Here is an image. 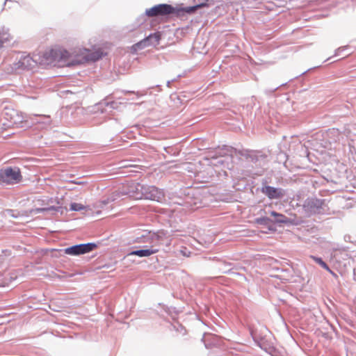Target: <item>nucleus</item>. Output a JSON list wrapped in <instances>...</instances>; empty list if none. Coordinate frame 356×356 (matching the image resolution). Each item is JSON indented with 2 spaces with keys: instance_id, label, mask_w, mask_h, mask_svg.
I'll list each match as a JSON object with an SVG mask.
<instances>
[{
  "instance_id": "obj_20",
  "label": "nucleus",
  "mask_w": 356,
  "mask_h": 356,
  "mask_svg": "<svg viewBox=\"0 0 356 356\" xmlns=\"http://www.w3.org/2000/svg\"><path fill=\"white\" fill-rule=\"evenodd\" d=\"M327 135L330 138L332 139L333 141L344 144V140L342 135V130L336 128H332L328 130Z\"/></svg>"
},
{
  "instance_id": "obj_13",
  "label": "nucleus",
  "mask_w": 356,
  "mask_h": 356,
  "mask_svg": "<svg viewBox=\"0 0 356 356\" xmlns=\"http://www.w3.org/2000/svg\"><path fill=\"white\" fill-rule=\"evenodd\" d=\"M232 147L228 146H224L222 149L219 152L216 151L215 154L213 152H209V156L211 157V164L215 166H224L225 159L223 156L227 153H232Z\"/></svg>"
},
{
  "instance_id": "obj_16",
  "label": "nucleus",
  "mask_w": 356,
  "mask_h": 356,
  "mask_svg": "<svg viewBox=\"0 0 356 356\" xmlns=\"http://www.w3.org/2000/svg\"><path fill=\"white\" fill-rule=\"evenodd\" d=\"M145 248L131 251L128 256H138L139 257H147L159 252V249L152 245L149 248L144 246Z\"/></svg>"
},
{
  "instance_id": "obj_23",
  "label": "nucleus",
  "mask_w": 356,
  "mask_h": 356,
  "mask_svg": "<svg viewBox=\"0 0 356 356\" xmlns=\"http://www.w3.org/2000/svg\"><path fill=\"white\" fill-rule=\"evenodd\" d=\"M22 214H23V211L20 212L17 210L11 209H6L1 211V216L3 217L10 216L15 219H17L20 216H24Z\"/></svg>"
},
{
  "instance_id": "obj_36",
  "label": "nucleus",
  "mask_w": 356,
  "mask_h": 356,
  "mask_svg": "<svg viewBox=\"0 0 356 356\" xmlns=\"http://www.w3.org/2000/svg\"><path fill=\"white\" fill-rule=\"evenodd\" d=\"M114 264H105L104 266H102V268H106V269H110V268H112L113 267Z\"/></svg>"
},
{
  "instance_id": "obj_26",
  "label": "nucleus",
  "mask_w": 356,
  "mask_h": 356,
  "mask_svg": "<svg viewBox=\"0 0 356 356\" xmlns=\"http://www.w3.org/2000/svg\"><path fill=\"white\" fill-rule=\"evenodd\" d=\"M88 206H84L81 203L78 202H71L70 204V210L73 211H82L86 208H88Z\"/></svg>"
},
{
  "instance_id": "obj_11",
  "label": "nucleus",
  "mask_w": 356,
  "mask_h": 356,
  "mask_svg": "<svg viewBox=\"0 0 356 356\" xmlns=\"http://www.w3.org/2000/svg\"><path fill=\"white\" fill-rule=\"evenodd\" d=\"M213 2L212 0H205L204 2L187 7L176 6V17H183L186 15H191L195 13L198 9L204 7H209Z\"/></svg>"
},
{
  "instance_id": "obj_39",
  "label": "nucleus",
  "mask_w": 356,
  "mask_h": 356,
  "mask_svg": "<svg viewBox=\"0 0 356 356\" xmlns=\"http://www.w3.org/2000/svg\"><path fill=\"white\" fill-rule=\"evenodd\" d=\"M175 81V79H173V80H172V81H167V83H166L167 86H168V87H170V86L171 83H172V81Z\"/></svg>"
},
{
  "instance_id": "obj_6",
  "label": "nucleus",
  "mask_w": 356,
  "mask_h": 356,
  "mask_svg": "<svg viewBox=\"0 0 356 356\" xmlns=\"http://www.w3.org/2000/svg\"><path fill=\"white\" fill-rule=\"evenodd\" d=\"M325 200L315 197H307L303 204V209L309 215L323 214L325 213Z\"/></svg>"
},
{
  "instance_id": "obj_19",
  "label": "nucleus",
  "mask_w": 356,
  "mask_h": 356,
  "mask_svg": "<svg viewBox=\"0 0 356 356\" xmlns=\"http://www.w3.org/2000/svg\"><path fill=\"white\" fill-rule=\"evenodd\" d=\"M342 135L344 140V143L347 141H350L353 143L351 144L350 143H348L349 147L351 148L352 147H354V143L355 140L356 136L355 134L353 133L352 129H350V126L344 127L342 129Z\"/></svg>"
},
{
  "instance_id": "obj_18",
  "label": "nucleus",
  "mask_w": 356,
  "mask_h": 356,
  "mask_svg": "<svg viewBox=\"0 0 356 356\" xmlns=\"http://www.w3.org/2000/svg\"><path fill=\"white\" fill-rule=\"evenodd\" d=\"M270 215L273 217V218H271L272 224L275 226V224H285L289 225L291 223V220L284 216L282 213H278L275 211H270Z\"/></svg>"
},
{
  "instance_id": "obj_25",
  "label": "nucleus",
  "mask_w": 356,
  "mask_h": 356,
  "mask_svg": "<svg viewBox=\"0 0 356 356\" xmlns=\"http://www.w3.org/2000/svg\"><path fill=\"white\" fill-rule=\"evenodd\" d=\"M47 212V207H38L34 209H31L26 211H23V216L26 217H29L33 214H39L42 213Z\"/></svg>"
},
{
  "instance_id": "obj_41",
  "label": "nucleus",
  "mask_w": 356,
  "mask_h": 356,
  "mask_svg": "<svg viewBox=\"0 0 356 356\" xmlns=\"http://www.w3.org/2000/svg\"><path fill=\"white\" fill-rule=\"evenodd\" d=\"M97 268H98L97 267H92V266L90 267V270H95V269H97Z\"/></svg>"
},
{
  "instance_id": "obj_35",
  "label": "nucleus",
  "mask_w": 356,
  "mask_h": 356,
  "mask_svg": "<svg viewBox=\"0 0 356 356\" xmlns=\"http://www.w3.org/2000/svg\"><path fill=\"white\" fill-rule=\"evenodd\" d=\"M280 86H277L275 88H271V89H269V90H266L265 92L266 94H273L275 90H277V89L279 88Z\"/></svg>"
},
{
  "instance_id": "obj_38",
  "label": "nucleus",
  "mask_w": 356,
  "mask_h": 356,
  "mask_svg": "<svg viewBox=\"0 0 356 356\" xmlns=\"http://www.w3.org/2000/svg\"><path fill=\"white\" fill-rule=\"evenodd\" d=\"M38 202L40 204V205H44L45 204V202L44 200H38Z\"/></svg>"
},
{
  "instance_id": "obj_5",
  "label": "nucleus",
  "mask_w": 356,
  "mask_h": 356,
  "mask_svg": "<svg viewBox=\"0 0 356 356\" xmlns=\"http://www.w3.org/2000/svg\"><path fill=\"white\" fill-rule=\"evenodd\" d=\"M145 15L148 17H176V7L170 4L161 3L146 9Z\"/></svg>"
},
{
  "instance_id": "obj_17",
  "label": "nucleus",
  "mask_w": 356,
  "mask_h": 356,
  "mask_svg": "<svg viewBox=\"0 0 356 356\" xmlns=\"http://www.w3.org/2000/svg\"><path fill=\"white\" fill-rule=\"evenodd\" d=\"M13 114H10V120L13 124L22 128L29 127L31 126L29 121L24 119L22 113H20V115L16 111H13Z\"/></svg>"
},
{
  "instance_id": "obj_9",
  "label": "nucleus",
  "mask_w": 356,
  "mask_h": 356,
  "mask_svg": "<svg viewBox=\"0 0 356 356\" xmlns=\"http://www.w3.org/2000/svg\"><path fill=\"white\" fill-rule=\"evenodd\" d=\"M260 191L270 200H280L286 195V191L282 188L273 187L262 183Z\"/></svg>"
},
{
  "instance_id": "obj_22",
  "label": "nucleus",
  "mask_w": 356,
  "mask_h": 356,
  "mask_svg": "<svg viewBox=\"0 0 356 356\" xmlns=\"http://www.w3.org/2000/svg\"><path fill=\"white\" fill-rule=\"evenodd\" d=\"M247 159H250L254 163H257L261 161H264L266 156L261 154L260 152H250L246 154Z\"/></svg>"
},
{
  "instance_id": "obj_29",
  "label": "nucleus",
  "mask_w": 356,
  "mask_h": 356,
  "mask_svg": "<svg viewBox=\"0 0 356 356\" xmlns=\"http://www.w3.org/2000/svg\"><path fill=\"white\" fill-rule=\"evenodd\" d=\"M149 236H144V235H140L137 236L134 241L136 243H148L152 241L149 238H148Z\"/></svg>"
},
{
  "instance_id": "obj_3",
  "label": "nucleus",
  "mask_w": 356,
  "mask_h": 356,
  "mask_svg": "<svg viewBox=\"0 0 356 356\" xmlns=\"http://www.w3.org/2000/svg\"><path fill=\"white\" fill-rule=\"evenodd\" d=\"M23 176L17 166H5L0 169V186H6L21 183Z\"/></svg>"
},
{
  "instance_id": "obj_24",
  "label": "nucleus",
  "mask_w": 356,
  "mask_h": 356,
  "mask_svg": "<svg viewBox=\"0 0 356 356\" xmlns=\"http://www.w3.org/2000/svg\"><path fill=\"white\" fill-rule=\"evenodd\" d=\"M310 258L315 261L316 264H318L319 266H321L323 269L326 270L329 273H330L332 275L336 276V273H334L329 267V266L323 260L321 257H318L316 256L311 255Z\"/></svg>"
},
{
  "instance_id": "obj_10",
  "label": "nucleus",
  "mask_w": 356,
  "mask_h": 356,
  "mask_svg": "<svg viewBox=\"0 0 356 356\" xmlns=\"http://www.w3.org/2000/svg\"><path fill=\"white\" fill-rule=\"evenodd\" d=\"M160 40H161V34L159 33H150L148 36L145 38L143 40L134 44L132 47V49L134 51H136L138 49H143L145 47H147L149 46H156V44H159Z\"/></svg>"
},
{
  "instance_id": "obj_47",
  "label": "nucleus",
  "mask_w": 356,
  "mask_h": 356,
  "mask_svg": "<svg viewBox=\"0 0 356 356\" xmlns=\"http://www.w3.org/2000/svg\"><path fill=\"white\" fill-rule=\"evenodd\" d=\"M49 202H53L52 198L49 199Z\"/></svg>"
},
{
  "instance_id": "obj_37",
  "label": "nucleus",
  "mask_w": 356,
  "mask_h": 356,
  "mask_svg": "<svg viewBox=\"0 0 356 356\" xmlns=\"http://www.w3.org/2000/svg\"><path fill=\"white\" fill-rule=\"evenodd\" d=\"M95 187H96L97 190L99 189V187L96 186V184H90V191H92Z\"/></svg>"
},
{
  "instance_id": "obj_7",
  "label": "nucleus",
  "mask_w": 356,
  "mask_h": 356,
  "mask_svg": "<svg viewBox=\"0 0 356 356\" xmlns=\"http://www.w3.org/2000/svg\"><path fill=\"white\" fill-rule=\"evenodd\" d=\"M122 195H125L126 197H131L135 200L143 199V184L136 181H128L122 184Z\"/></svg>"
},
{
  "instance_id": "obj_40",
  "label": "nucleus",
  "mask_w": 356,
  "mask_h": 356,
  "mask_svg": "<svg viewBox=\"0 0 356 356\" xmlns=\"http://www.w3.org/2000/svg\"><path fill=\"white\" fill-rule=\"evenodd\" d=\"M252 337H253L254 340L256 341H257V337L253 333H252Z\"/></svg>"
},
{
  "instance_id": "obj_45",
  "label": "nucleus",
  "mask_w": 356,
  "mask_h": 356,
  "mask_svg": "<svg viewBox=\"0 0 356 356\" xmlns=\"http://www.w3.org/2000/svg\"><path fill=\"white\" fill-rule=\"evenodd\" d=\"M132 92L131 91H129V90H127V91H125L124 93L125 94H128V93H131Z\"/></svg>"
},
{
  "instance_id": "obj_30",
  "label": "nucleus",
  "mask_w": 356,
  "mask_h": 356,
  "mask_svg": "<svg viewBox=\"0 0 356 356\" xmlns=\"http://www.w3.org/2000/svg\"><path fill=\"white\" fill-rule=\"evenodd\" d=\"M47 212L49 211H54V212H60V213H63V207L61 206H49L47 207Z\"/></svg>"
},
{
  "instance_id": "obj_21",
  "label": "nucleus",
  "mask_w": 356,
  "mask_h": 356,
  "mask_svg": "<svg viewBox=\"0 0 356 356\" xmlns=\"http://www.w3.org/2000/svg\"><path fill=\"white\" fill-rule=\"evenodd\" d=\"M254 222L259 225L266 226L270 232L276 230L275 227L272 224L271 218L267 216L257 218L254 219Z\"/></svg>"
},
{
  "instance_id": "obj_15",
  "label": "nucleus",
  "mask_w": 356,
  "mask_h": 356,
  "mask_svg": "<svg viewBox=\"0 0 356 356\" xmlns=\"http://www.w3.org/2000/svg\"><path fill=\"white\" fill-rule=\"evenodd\" d=\"M108 54V48L106 47L92 46L90 47V67L93 63L106 56Z\"/></svg>"
},
{
  "instance_id": "obj_4",
  "label": "nucleus",
  "mask_w": 356,
  "mask_h": 356,
  "mask_svg": "<svg viewBox=\"0 0 356 356\" xmlns=\"http://www.w3.org/2000/svg\"><path fill=\"white\" fill-rule=\"evenodd\" d=\"M118 108V103L115 101H108L107 99H104L103 101L95 104L93 106H90V123L94 122L95 124H97L101 123L105 116L100 118L99 120H96V118L99 113L101 114L108 113L111 112L113 109H115Z\"/></svg>"
},
{
  "instance_id": "obj_42",
  "label": "nucleus",
  "mask_w": 356,
  "mask_h": 356,
  "mask_svg": "<svg viewBox=\"0 0 356 356\" xmlns=\"http://www.w3.org/2000/svg\"><path fill=\"white\" fill-rule=\"evenodd\" d=\"M168 149H169V147H165V148H164L165 151L167 153H169Z\"/></svg>"
},
{
  "instance_id": "obj_34",
  "label": "nucleus",
  "mask_w": 356,
  "mask_h": 356,
  "mask_svg": "<svg viewBox=\"0 0 356 356\" xmlns=\"http://www.w3.org/2000/svg\"><path fill=\"white\" fill-rule=\"evenodd\" d=\"M99 242L95 243V242H90V252H92L94 249H95L98 244H99Z\"/></svg>"
},
{
  "instance_id": "obj_27",
  "label": "nucleus",
  "mask_w": 356,
  "mask_h": 356,
  "mask_svg": "<svg viewBox=\"0 0 356 356\" xmlns=\"http://www.w3.org/2000/svg\"><path fill=\"white\" fill-rule=\"evenodd\" d=\"M141 235H144V236H149L148 238H149V239H151L152 241H156V240L159 239V236L156 233L152 232L147 231V230L143 231L141 233Z\"/></svg>"
},
{
  "instance_id": "obj_33",
  "label": "nucleus",
  "mask_w": 356,
  "mask_h": 356,
  "mask_svg": "<svg viewBox=\"0 0 356 356\" xmlns=\"http://www.w3.org/2000/svg\"><path fill=\"white\" fill-rule=\"evenodd\" d=\"M348 47V46H343L340 47L338 49L335 50L334 56H338L341 52H343L345 49H346Z\"/></svg>"
},
{
  "instance_id": "obj_12",
  "label": "nucleus",
  "mask_w": 356,
  "mask_h": 356,
  "mask_svg": "<svg viewBox=\"0 0 356 356\" xmlns=\"http://www.w3.org/2000/svg\"><path fill=\"white\" fill-rule=\"evenodd\" d=\"M64 254L70 256H80L89 253V242L79 243L67 247L62 250Z\"/></svg>"
},
{
  "instance_id": "obj_43",
  "label": "nucleus",
  "mask_w": 356,
  "mask_h": 356,
  "mask_svg": "<svg viewBox=\"0 0 356 356\" xmlns=\"http://www.w3.org/2000/svg\"><path fill=\"white\" fill-rule=\"evenodd\" d=\"M3 45L2 44V42H1V40H0V49H1V47H3Z\"/></svg>"
},
{
  "instance_id": "obj_14",
  "label": "nucleus",
  "mask_w": 356,
  "mask_h": 356,
  "mask_svg": "<svg viewBox=\"0 0 356 356\" xmlns=\"http://www.w3.org/2000/svg\"><path fill=\"white\" fill-rule=\"evenodd\" d=\"M36 64V61L29 55H22L19 59L13 63L15 70H30Z\"/></svg>"
},
{
  "instance_id": "obj_32",
  "label": "nucleus",
  "mask_w": 356,
  "mask_h": 356,
  "mask_svg": "<svg viewBox=\"0 0 356 356\" xmlns=\"http://www.w3.org/2000/svg\"><path fill=\"white\" fill-rule=\"evenodd\" d=\"M8 36V33L4 32L3 30H2V31H0V40H1L3 45L4 43H6L9 41Z\"/></svg>"
},
{
  "instance_id": "obj_31",
  "label": "nucleus",
  "mask_w": 356,
  "mask_h": 356,
  "mask_svg": "<svg viewBox=\"0 0 356 356\" xmlns=\"http://www.w3.org/2000/svg\"><path fill=\"white\" fill-rule=\"evenodd\" d=\"M12 255V251L8 249H3L1 250V263L4 261V259Z\"/></svg>"
},
{
  "instance_id": "obj_1",
  "label": "nucleus",
  "mask_w": 356,
  "mask_h": 356,
  "mask_svg": "<svg viewBox=\"0 0 356 356\" xmlns=\"http://www.w3.org/2000/svg\"><path fill=\"white\" fill-rule=\"evenodd\" d=\"M84 51L86 53L80 49H54L49 51V56L51 62H55L60 65L74 67L89 60V49H84Z\"/></svg>"
},
{
  "instance_id": "obj_46",
  "label": "nucleus",
  "mask_w": 356,
  "mask_h": 356,
  "mask_svg": "<svg viewBox=\"0 0 356 356\" xmlns=\"http://www.w3.org/2000/svg\"><path fill=\"white\" fill-rule=\"evenodd\" d=\"M353 273H354V275H355V273H356V269L355 268L354 269Z\"/></svg>"
},
{
  "instance_id": "obj_28",
  "label": "nucleus",
  "mask_w": 356,
  "mask_h": 356,
  "mask_svg": "<svg viewBox=\"0 0 356 356\" xmlns=\"http://www.w3.org/2000/svg\"><path fill=\"white\" fill-rule=\"evenodd\" d=\"M288 156L284 152L280 151L277 155V161L279 163L285 164L287 161Z\"/></svg>"
},
{
  "instance_id": "obj_8",
  "label": "nucleus",
  "mask_w": 356,
  "mask_h": 356,
  "mask_svg": "<svg viewBox=\"0 0 356 356\" xmlns=\"http://www.w3.org/2000/svg\"><path fill=\"white\" fill-rule=\"evenodd\" d=\"M143 199L163 202L165 200V193L163 189H160L154 186L143 185Z\"/></svg>"
},
{
  "instance_id": "obj_44",
  "label": "nucleus",
  "mask_w": 356,
  "mask_h": 356,
  "mask_svg": "<svg viewBox=\"0 0 356 356\" xmlns=\"http://www.w3.org/2000/svg\"><path fill=\"white\" fill-rule=\"evenodd\" d=\"M310 70H311V69H309V70H307V71L303 72L301 74V75H302V74H305V73H307V72L309 71Z\"/></svg>"
},
{
  "instance_id": "obj_2",
  "label": "nucleus",
  "mask_w": 356,
  "mask_h": 356,
  "mask_svg": "<svg viewBox=\"0 0 356 356\" xmlns=\"http://www.w3.org/2000/svg\"><path fill=\"white\" fill-rule=\"evenodd\" d=\"M121 191L122 186H120L112 192L107 198L94 203L92 208L90 207V218L95 216L97 217L102 213H107L108 210L111 208V207L108 206L110 203L118 202L126 198L125 195H122V193H120Z\"/></svg>"
},
{
  "instance_id": "obj_48",
  "label": "nucleus",
  "mask_w": 356,
  "mask_h": 356,
  "mask_svg": "<svg viewBox=\"0 0 356 356\" xmlns=\"http://www.w3.org/2000/svg\"><path fill=\"white\" fill-rule=\"evenodd\" d=\"M259 347L262 348L261 344L259 343Z\"/></svg>"
}]
</instances>
